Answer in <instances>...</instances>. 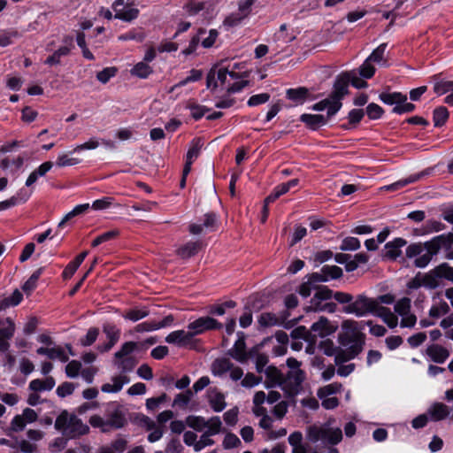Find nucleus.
<instances>
[{
	"instance_id": "nucleus-63",
	"label": "nucleus",
	"mask_w": 453,
	"mask_h": 453,
	"mask_svg": "<svg viewBox=\"0 0 453 453\" xmlns=\"http://www.w3.org/2000/svg\"><path fill=\"white\" fill-rule=\"evenodd\" d=\"M449 305L447 303L442 302L439 305H433L429 310V316L432 318H439L441 315L447 314L449 312Z\"/></svg>"
},
{
	"instance_id": "nucleus-5",
	"label": "nucleus",
	"mask_w": 453,
	"mask_h": 453,
	"mask_svg": "<svg viewBox=\"0 0 453 453\" xmlns=\"http://www.w3.org/2000/svg\"><path fill=\"white\" fill-rule=\"evenodd\" d=\"M377 309L378 305L374 298L360 294L356 298H353L349 305H345L342 308V311L347 314L355 315L357 318H363L368 315H374Z\"/></svg>"
},
{
	"instance_id": "nucleus-55",
	"label": "nucleus",
	"mask_w": 453,
	"mask_h": 453,
	"mask_svg": "<svg viewBox=\"0 0 453 453\" xmlns=\"http://www.w3.org/2000/svg\"><path fill=\"white\" fill-rule=\"evenodd\" d=\"M360 248V242L357 237H346L342 240L340 249L342 250H357Z\"/></svg>"
},
{
	"instance_id": "nucleus-28",
	"label": "nucleus",
	"mask_w": 453,
	"mask_h": 453,
	"mask_svg": "<svg viewBox=\"0 0 453 453\" xmlns=\"http://www.w3.org/2000/svg\"><path fill=\"white\" fill-rule=\"evenodd\" d=\"M55 387V380L47 377L44 380L35 379L30 381L29 389L34 392L50 391Z\"/></svg>"
},
{
	"instance_id": "nucleus-7",
	"label": "nucleus",
	"mask_w": 453,
	"mask_h": 453,
	"mask_svg": "<svg viewBox=\"0 0 453 453\" xmlns=\"http://www.w3.org/2000/svg\"><path fill=\"white\" fill-rule=\"evenodd\" d=\"M332 298L333 291L326 286H319L316 288V292L311 299L309 310L334 313L336 311V304L333 302H328Z\"/></svg>"
},
{
	"instance_id": "nucleus-56",
	"label": "nucleus",
	"mask_w": 453,
	"mask_h": 453,
	"mask_svg": "<svg viewBox=\"0 0 453 453\" xmlns=\"http://www.w3.org/2000/svg\"><path fill=\"white\" fill-rule=\"evenodd\" d=\"M372 61H368L366 58L363 65L360 66L357 74H359L362 78L370 79L373 76L375 73L374 66L371 64Z\"/></svg>"
},
{
	"instance_id": "nucleus-16",
	"label": "nucleus",
	"mask_w": 453,
	"mask_h": 453,
	"mask_svg": "<svg viewBox=\"0 0 453 453\" xmlns=\"http://www.w3.org/2000/svg\"><path fill=\"white\" fill-rule=\"evenodd\" d=\"M193 338L194 336L189 329H188V331L176 330L170 333L165 337V342L170 344H174L178 347H183L191 343Z\"/></svg>"
},
{
	"instance_id": "nucleus-47",
	"label": "nucleus",
	"mask_w": 453,
	"mask_h": 453,
	"mask_svg": "<svg viewBox=\"0 0 453 453\" xmlns=\"http://www.w3.org/2000/svg\"><path fill=\"white\" fill-rule=\"evenodd\" d=\"M394 310L398 316L406 315L411 311V300L407 297L398 300L394 305Z\"/></svg>"
},
{
	"instance_id": "nucleus-49",
	"label": "nucleus",
	"mask_w": 453,
	"mask_h": 453,
	"mask_svg": "<svg viewBox=\"0 0 453 453\" xmlns=\"http://www.w3.org/2000/svg\"><path fill=\"white\" fill-rule=\"evenodd\" d=\"M253 0H242L239 3V8H238V13L237 17L234 19L235 20H241L244 18H246L250 10L251 6L253 4Z\"/></svg>"
},
{
	"instance_id": "nucleus-23",
	"label": "nucleus",
	"mask_w": 453,
	"mask_h": 453,
	"mask_svg": "<svg viewBox=\"0 0 453 453\" xmlns=\"http://www.w3.org/2000/svg\"><path fill=\"white\" fill-rule=\"evenodd\" d=\"M424 173H414V174H411L406 178H403V179H401L392 184H389V185H386L382 188V189H385V190H388V191H396V190H399L401 188H403V187L409 185V184H411V183H414L416 181H418V180H420L423 176H424Z\"/></svg>"
},
{
	"instance_id": "nucleus-64",
	"label": "nucleus",
	"mask_w": 453,
	"mask_h": 453,
	"mask_svg": "<svg viewBox=\"0 0 453 453\" xmlns=\"http://www.w3.org/2000/svg\"><path fill=\"white\" fill-rule=\"evenodd\" d=\"M365 112L369 119H378L381 117L383 109L380 105L372 103L367 105Z\"/></svg>"
},
{
	"instance_id": "nucleus-13",
	"label": "nucleus",
	"mask_w": 453,
	"mask_h": 453,
	"mask_svg": "<svg viewBox=\"0 0 453 453\" xmlns=\"http://www.w3.org/2000/svg\"><path fill=\"white\" fill-rule=\"evenodd\" d=\"M38 418L35 411L30 408H26L22 414L16 415L11 422V429L14 432L22 431L27 424L35 422Z\"/></svg>"
},
{
	"instance_id": "nucleus-51",
	"label": "nucleus",
	"mask_w": 453,
	"mask_h": 453,
	"mask_svg": "<svg viewBox=\"0 0 453 453\" xmlns=\"http://www.w3.org/2000/svg\"><path fill=\"white\" fill-rule=\"evenodd\" d=\"M434 90L438 95H443L448 92H453V81H439L435 82Z\"/></svg>"
},
{
	"instance_id": "nucleus-59",
	"label": "nucleus",
	"mask_w": 453,
	"mask_h": 453,
	"mask_svg": "<svg viewBox=\"0 0 453 453\" xmlns=\"http://www.w3.org/2000/svg\"><path fill=\"white\" fill-rule=\"evenodd\" d=\"M231 94H226L219 97L215 101V107L219 109H228L235 104V99L230 96Z\"/></svg>"
},
{
	"instance_id": "nucleus-10",
	"label": "nucleus",
	"mask_w": 453,
	"mask_h": 453,
	"mask_svg": "<svg viewBox=\"0 0 453 453\" xmlns=\"http://www.w3.org/2000/svg\"><path fill=\"white\" fill-rule=\"evenodd\" d=\"M222 324L211 317H200L197 319L190 322L188 325L189 329L195 337L196 335L202 334L206 331L213 329H221Z\"/></svg>"
},
{
	"instance_id": "nucleus-1",
	"label": "nucleus",
	"mask_w": 453,
	"mask_h": 453,
	"mask_svg": "<svg viewBox=\"0 0 453 453\" xmlns=\"http://www.w3.org/2000/svg\"><path fill=\"white\" fill-rule=\"evenodd\" d=\"M361 331L362 327L357 321L346 319L342 323L338 339L342 349L334 357L338 366L336 372L341 377H347L355 370L354 364L345 363L354 359L363 350L365 334Z\"/></svg>"
},
{
	"instance_id": "nucleus-11",
	"label": "nucleus",
	"mask_w": 453,
	"mask_h": 453,
	"mask_svg": "<svg viewBox=\"0 0 453 453\" xmlns=\"http://www.w3.org/2000/svg\"><path fill=\"white\" fill-rule=\"evenodd\" d=\"M131 5H133V2L125 4L124 0H116L112 6L115 12V18L124 21H131L136 19L139 11L136 8L131 7Z\"/></svg>"
},
{
	"instance_id": "nucleus-2",
	"label": "nucleus",
	"mask_w": 453,
	"mask_h": 453,
	"mask_svg": "<svg viewBox=\"0 0 453 453\" xmlns=\"http://www.w3.org/2000/svg\"><path fill=\"white\" fill-rule=\"evenodd\" d=\"M441 249L445 250L449 259H453V234L435 236L423 244L411 243L406 248L405 254L408 258H415L416 267L425 268Z\"/></svg>"
},
{
	"instance_id": "nucleus-43",
	"label": "nucleus",
	"mask_w": 453,
	"mask_h": 453,
	"mask_svg": "<svg viewBox=\"0 0 453 453\" xmlns=\"http://www.w3.org/2000/svg\"><path fill=\"white\" fill-rule=\"evenodd\" d=\"M104 333L106 334L108 342L116 344L119 339L120 331L114 325L107 324L104 326Z\"/></svg>"
},
{
	"instance_id": "nucleus-54",
	"label": "nucleus",
	"mask_w": 453,
	"mask_h": 453,
	"mask_svg": "<svg viewBox=\"0 0 453 453\" xmlns=\"http://www.w3.org/2000/svg\"><path fill=\"white\" fill-rule=\"evenodd\" d=\"M118 70L116 67H106L97 73L96 78L103 84L107 83L111 78L114 77Z\"/></svg>"
},
{
	"instance_id": "nucleus-60",
	"label": "nucleus",
	"mask_w": 453,
	"mask_h": 453,
	"mask_svg": "<svg viewBox=\"0 0 453 453\" xmlns=\"http://www.w3.org/2000/svg\"><path fill=\"white\" fill-rule=\"evenodd\" d=\"M262 379L251 372H248L242 380L241 385L246 388H252L261 382Z\"/></svg>"
},
{
	"instance_id": "nucleus-30",
	"label": "nucleus",
	"mask_w": 453,
	"mask_h": 453,
	"mask_svg": "<svg viewBox=\"0 0 453 453\" xmlns=\"http://www.w3.org/2000/svg\"><path fill=\"white\" fill-rule=\"evenodd\" d=\"M201 242H188L180 248H179L177 252L181 258H188L196 255L201 249Z\"/></svg>"
},
{
	"instance_id": "nucleus-36",
	"label": "nucleus",
	"mask_w": 453,
	"mask_h": 453,
	"mask_svg": "<svg viewBox=\"0 0 453 453\" xmlns=\"http://www.w3.org/2000/svg\"><path fill=\"white\" fill-rule=\"evenodd\" d=\"M380 99L386 104L389 105H398L401 102H404L407 100V96L399 92L394 93H381L380 95Z\"/></svg>"
},
{
	"instance_id": "nucleus-15",
	"label": "nucleus",
	"mask_w": 453,
	"mask_h": 453,
	"mask_svg": "<svg viewBox=\"0 0 453 453\" xmlns=\"http://www.w3.org/2000/svg\"><path fill=\"white\" fill-rule=\"evenodd\" d=\"M237 336L238 338L233 348L229 349L228 354L236 361L245 363L248 359V356L245 351V335L242 332H238Z\"/></svg>"
},
{
	"instance_id": "nucleus-9",
	"label": "nucleus",
	"mask_w": 453,
	"mask_h": 453,
	"mask_svg": "<svg viewBox=\"0 0 453 453\" xmlns=\"http://www.w3.org/2000/svg\"><path fill=\"white\" fill-rule=\"evenodd\" d=\"M347 73L341 76L334 84V90L329 96L333 100V106L329 110V116H334L342 108V99L348 91Z\"/></svg>"
},
{
	"instance_id": "nucleus-45",
	"label": "nucleus",
	"mask_w": 453,
	"mask_h": 453,
	"mask_svg": "<svg viewBox=\"0 0 453 453\" xmlns=\"http://www.w3.org/2000/svg\"><path fill=\"white\" fill-rule=\"evenodd\" d=\"M449 118L447 108L441 106L434 111V122L435 127H441Z\"/></svg>"
},
{
	"instance_id": "nucleus-38",
	"label": "nucleus",
	"mask_w": 453,
	"mask_h": 453,
	"mask_svg": "<svg viewBox=\"0 0 453 453\" xmlns=\"http://www.w3.org/2000/svg\"><path fill=\"white\" fill-rule=\"evenodd\" d=\"M421 279L423 286L429 289H434L441 284V280L434 269L425 274Z\"/></svg>"
},
{
	"instance_id": "nucleus-37",
	"label": "nucleus",
	"mask_w": 453,
	"mask_h": 453,
	"mask_svg": "<svg viewBox=\"0 0 453 453\" xmlns=\"http://www.w3.org/2000/svg\"><path fill=\"white\" fill-rule=\"evenodd\" d=\"M203 146V142L201 138L193 139L187 152L186 160L194 162L198 157Z\"/></svg>"
},
{
	"instance_id": "nucleus-52",
	"label": "nucleus",
	"mask_w": 453,
	"mask_h": 453,
	"mask_svg": "<svg viewBox=\"0 0 453 453\" xmlns=\"http://www.w3.org/2000/svg\"><path fill=\"white\" fill-rule=\"evenodd\" d=\"M206 427H208V429L205 432H207L209 434L212 436L218 434L220 432L222 422L219 417H212L209 420H206Z\"/></svg>"
},
{
	"instance_id": "nucleus-44",
	"label": "nucleus",
	"mask_w": 453,
	"mask_h": 453,
	"mask_svg": "<svg viewBox=\"0 0 453 453\" xmlns=\"http://www.w3.org/2000/svg\"><path fill=\"white\" fill-rule=\"evenodd\" d=\"M80 162V159L72 157L67 153H61L57 158L56 165L58 167L73 166L78 165Z\"/></svg>"
},
{
	"instance_id": "nucleus-26",
	"label": "nucleus",
	"mask_w": 453,
	"mask_h": 453,
	"mask_svg": "<svg viewBox=\"0 0 453 453\" xmlns=\"http://www.w3.org/2000/svg\"><path fill=\"white\" fill-rule=\"evenodd\" d=\"M107 423L109 428L119 429L126 425L127 419L123 411L120 409L116 408L108 414Z\"/></svg>"
},
{
	"instance_id": "nucleus-58",
	"label": "nucleus",
	"mask_w": 453,
	"mask_h": 453,
	"mask_svg": "<svg viewBox=\"0 0 453 453\" xmlns=\"http://www.w3.org/2000/svg\"><path fill=\"white\" fill-rule=\"evenodd\" d=\"M191 396L192 393L190 390L178 394L173 400V405L180 408H185L189 403Z\"/></svg>"
},
{
	"instance_id": "nucleus-8",
	"label": "nucleus",
	"mask_w": 453,
	"mask_h": 453,
	"mask_svg": "<svg viewBox=\"0 0 453 453\" xmlns=\"http://www.w3.org/2000/svg\"><path fill=\"white\" fill-rule=\"evenodd\" d=\"M336 330V326L333 325L326 317H320L319 319L314 322L311 326L310 332H306L303 327H299L296 330L293 331V336L295 338L299 337L301 333L303 338L305 340H309V336L311 337H321L325 338L332 334H334Z\"/></svg>"
},
{
	"instance_id": "nucleus-42",
	"label": "nucleus",
	"mask_w": 453,
	"mask_h": 453,
	"mask_svg": "<svg viewBox=\"0 0 453 453\" xmlns=\"http://www.w3.org/2000/svg\"><path fill=\"white\" fill-rule=\"evenodd\" d=\"M342 388V384L340 383H332L328 384L325 387L320 388L318 390V396L319 397H325V396H334L335 394H337Z\"/></svg>"
},
{
	"instance_id": "nucleus-17",
	"label": "nucleus",
	"mask_w": 453,
	"mask_h": 453,
	"mask_svg": "<svg viewBox=\"0 0 453 453\" xmlns=\"http://www.w3.org/2000/svg\"><path fill=\"white\" fill-rule=\"evenodd\" d=\"M407 244L406 240L403 238H395L394 240L387 242L384 247L385 257L391 260H395L402 255V248Z\"/></svg>"
},
{
	"instance_id": "nucleus-22",
	"label": "nucleus",
	"mask_w": 453,
	"mask_h": 453,
	"mask_svg": "<svg viewBox=\"0 0 453 453\" xmlns=\"http://www.w3.org/2000/svg\"><path fill=\"white\" fill-rule=\"evenodd\" d=\"M233 363L226 358H218L211 365V372L214 376L223 378L231 370Z\"/></svg>"
},
{
	"instance_id": "nucleus-35",
	"label": "nucleus",
	"mask_w": 453,
	"mask_h": 453,
	"mask_svg": "<svg viewBox=\"0 0 453 453\" xmlns=\"http://www.w3.org/2000/svg\"><path fill=\"white\" fill-rule=\"evenodd\" d=\"M308 95V89L303 87L297 88H289L287 90V97L296 104H303Z\"/></svg>"
},
{
	"instance_id": "nucleus-18",
	"label": "nucleus",
	"mask_w": 453,
	"mask_h": 453,
	"mask_svg": "<svg viewBox=\"0 0 453 453\" xmlns=\"http://www.w3.org/2000/svg\"><path fill=\"white\" fill-rule=\"evenodd\" d=\"M288 442L292 446V453H318L311 446L303 442L301 432H294L288 436Z\"/></svg>"
},
{
	"instance_id": "nucleus-4",
	"label": "nucleus",
	"mask_w": 453,
	"mask_h": 453,
	"mask_svg": "<svg viewBox=\"0 0 453 453\" xmlns=\"http://www.w3.org/2000/svg\"><path fill=\"white\" fill-rule=\"evenodd\" d=\"M308 440L312 443H320L327 448V453H339L334 446L342 440V431L340 427H332L328 424L310 426L307 433Z\"/></svg>"
},
{
	"instance_id": "nucleus-6",
	"label": "nucleus",
	"mask_w": 453,
	"mask_h": 453,
	"mask_svg": "<svg viewBox=\"0 0 453 453\" xmlns=\"http://www.w3.org/2000/svg\"><path fill=\"white\" fill-rule=\"evenodd\" d=\"M55 426L61 430L63 434L72 438L86 434L89 431L88 426L75 415H60L56 419Z\"/></svg>"
},
{
	"instance_id": "nucleus-62",
	"label": "nucleus",
	"mask_w": 453,
	"mask_h": 453,
	"mask_svg": "<svg viewBox=\"0 0 453 453\" xmlns=\"http://www.w3.org/2000/svg\"><path fill=\"white\" fill-rule=\"evenodd\" d=\"M81 362H79L77 360H72L65 366L66 376L69 378H76L81 372Z\"/></svg>"
},
{
	"instance_id": "nucleus-41",
	"label": "nucleus",
	"mask_w": 453,
	"mask_h": 453,
	"mask_svg": "<svg viewBox=\"0 0 453 453\" xmlns=\"http://www.w3.org/2000/svg\"><path fill=\"white\" fill-rule=\"evenodd\" d=\"M204 8V3L196 2L194 0L188 1L184 6L183 9L186 14L189 17H193L197 15Z\"/></svg>"
},
{
	"instance_id": "nucleus-48",
	"label": "nucleus",
	"mask_w": 453,
	"mask_h": 453,
	"mask_svg": "<svg viewBox=\"0 0 453 453\" xmlns=\"http://www.w3.org/2000/svg\"><path fill=\"white\" fill-rule=\"evenodd\" d=\"M435 273H437L440 280L445 279L448 280H453V268L449 266L447 264H442L434 268Z\"/></svg>"
},
{
	"instance_id": "nucleus-29",
	"label": "nucleus",
	"mask_w": 453,
	"mask_h": 453,
	"mask_svg": "<svg viewBox=\"0 0 453 453\" xmlns=\"http://www.w3.org/2000/svg\"><path fill=\"white\" fill-rule=\"evenodd\" d=\"M209 403L216 412L222 411L226 406L225 395L218 391H211L209 394Z\"/></svg>"
},
{
	"instance_id": "nucleus-40",
	"label": "nucleus",
	"mask_w": 453,
	"mask_h": 453,
	"mask_svg": "<svg viewBox=\"0 0 453 453\" xmlns=\"http://www.w3.org/2000/svg\"><path fill=\"white\" fill-rule=\"evenodd\" d=\"M186 424L188 427L196 431H202L207 426V422L204 418L199 416H188L186 418Z\"/></svg>"
},
{
	"instance_id": "nucleus-34",
	"label": "nucleus",
	"mask_w": 453,
	"mask_h": 453,
	"mask_svg": "<svg viewBox=\"0 0 453 453\" xmlns=\"http://www.w3.org/2000/svg\"><path fill=\"white\" fill-rule=\"evenodd\" d=\"M199 32H203L201 35V44L203 48H211L216 42L218 38L219 33L216 29L206 30L204 28H200Z\"/></svg>"
},
{
	"instance_id": "nucleus-19",
	"label": "nucleus",
	"mask_w": 453,
	"mask_h": 453,
	"mask_svg": "<svg viewBox=\"0 0 453 453\" xmlns=\"http://www.w3.org/2000/svg\"><path fill=\"white\" fill-rule=\"evenodd\" d=\"M426 413L432 421H441L450 415V410L442 403H434L427 409Z\"/></svg>"
},
{
	"instance_id": "nucleus-31",
	"label": "nucleus",
	"mask_w": 453,
	"mask_h": 453,
	"mask_svg": "<svg viewBox=\"0 0 453 453\" xmlns=\"http://www.w3.org/2000/svg\"><path fill=\"white\" fill-rule=\"evenodd\" d=\"M88 255V251L81 252L80 255H78L74 260L71 261L66 267L65 268L63 272V277L65 279L71 278L74 273L77 271L79 266L81 265V263L84 261Z\"/></svg>"
},
{
	"instance_id": "nucleus-14",
	"label": "nucleus",
	"mask_w": 453,
	"mask_h": 453,
	"mask_svg": "<svg viewBox=\"0 0 453 453\" xmlns=\"http://www.w3.org/2000/svg\"><path fill=\"white\" fill-rule=\"evenodd\" d=\"M425 355L431 362L443 364L450 356V352L445 347L437 343H433L426 347Z\"/></svg>"
},
{
	"instance_id": "nucleus-27",
	"label": "nucleus",
	"mask_w": 453,
	"mask_h": 453,
	"mask_svg": "<svg viewBox=\"0 0 453 453\" xmlns=\"http://www.w3.org/2000/svg\"><path fill=\"white\" fill-rule=\"evenodd\" d=\"M53 166V163L50 161H46L42 163L38 168L34 170L26 180V186L31 187L34 183L36 182L39 177L44 176Z\"/></svg>"
},
{
	"instance_id": "nucleus-61",
	"label": "nucleus",
	"mask_w": 453,
	"mask_h": 453,
	"mask_svg": "<svg viewBox=\"0 0 453 453\" xmlns=\"http://www.w3.org/2000/svg\"><path fill=\"white\" fill-rule=\"evenodd\" d=\"M387 49V43L380 44L367 58L368 61L380 63L383 60L384 53Z\"/></svg>"
},
{
	"instance_id": "nucleus-57",
	"label": "nucleus",
	"mask_w": 453,
	"mask_h": 453,
	"mask_svg": "<svg viewBox=\"0 0 453 453\" xmlns=\"http://www.w3.org/2000/svg\"><path fill=\"white\" fill-rule=\"evenodd\" d=\"M347 81H349L350 84L357 88H363L367 87V82L358 77L357 72L356 70L347 73Z\"/></svg>"
},
{
	"instance_id": "nucleus-39",
	"label": "nucleus",
	"mask_w": 453,
	"mask_h": 453,
	"mask_svg": "<svg viewBox=\"0 0 453 453\" xmlns=\"http://www.w3.org/2000/svg\"><path fill=\"white\" fill-rule=\"evenodd\" d=\"M48 357L52 360L58 359L62 363H65L69 360V355L61 346H53L50 348Z\"/></svg>"
},
{
	"instance_id": "nucleus-21",
	"label": "nucleus",
	"mask_w": 453,
	"mask_h": 453,
	"mask_svg": "<svg viewBox=\"0 0 453 453\" xmlns=\"http://www.w3.org/2000/svg\"><path fill=\"white\" fill-rule=\"evenodd\" d=\"M69 41L70 45H64L58 48L57 50H55L50 56H49L44 63L49 65H56L60 63V59L62 57L67 56L72 48V38H67L65 40V42H67Z\"/></svg>"
},
{
	"instance_id": "nucleus-12",
	"label": "nucleus",
	"mask_w": 453,
	"mask_h": 453,
	"mask_svg": "<svg viewBox=\"0 0 453 453\" xmlns=\"http://www.w3.org/2000/svg\"><path fill=\"white\" fill-rule=\"evenodd\" d=\"M228 78L231 80H239L240 75L234 71H229L227 67H220L217 72V81L215 80L214 74L211 73H209L207 77V88H216L218 86V81H219L222 86L228 85Z\"/></svg>"
},
{
	"instance_id": "nucleus-3",
	"label": "nucleus",
	"mask_w": 453,
	"mask_h": 453,
	"mask_svg": "<svg viewBox=\"0 0 453 453\" xmlns=\"http://www.w3.org/2000/svg\"><path fill=\"white\" fill-rule=\"evenodd\" d=\"M301 363L294 357L287 359L288 371L283 374L274 370V384L278 385L288 396L297 395L304 380V372L300 368Z\"/></svg>"
},
{
	"instance_id": "nucleus-20",
	"label": "nucleus",
	"mask_w": 453,
	"mask_h": 453,
	"mask_svg": "<svg viewBox=\"0 0 453 453\" xmlns=\"http://www.w3.org/2000/svg\"><path fill=\"white\" fill-rule=\"evenodd\" d=\"M129 379L126 375H117L111 378V383H104L101 390L104 393H118L125 384L129 383Z\"/></svg>"
},
{
	"instance_id": "nucleus-24",
	"label": "nucleus",
	"mask_w": 453,
	"mask_h": 453,
	"mask_svg": "<svg viewBox=\"0 0 453 453\" xmlns=\"http://www.w3.org/2000/svg\"><path fill=\"white\" fill-rule=\"evenodd\" d=\"M300 120L313 130L326 124V118L321 114L304 113L300 116Z\"/></svg>"
},
{
	"instance_id": "nucleus-25",
	"label": "nucleus",
	"mask_w": 453,
	"mask_h": 453,
	"mask_svg": "<svg viewBox=\"0 0 453 453\" xmlns=\"http://www.w3.org/2000/svg\"><path fill=\"white\" fill-rule=\"evenodd\" d=\"M374 316L380 318L389 328H395L398 325V317L388 308L378 306Z\"/></svg>"
},
{
	"instance_id": "nucleus-33",
	"label": "nucleus",
	"mask_w": 453,
	"mask_h": 453,
	"mask_svg": "<svg viewBox=\"0 0 453 453\" xmlns=\"http://www.w3.org/2000/svg\"><path fill=\"white\" fill-rule=\"evenodd\" d=\"M152 67L149 64L142 61L135 64L130 70V73L133 76H136L141 79L148 78L152 73Z\"/></svg>"
},
{
	"instance_id": "nucleus-50",
	"label": "nucleus",
	"mask_w": 453,
	"mask_h": 453,
	"mask_svg": "<svg viewBox=\"0 0 453 453\" xmlns=\"http://www.w3.org/2000/svg\"><path fill=\"white\" fill-rule=\"evenodd\" d=\"M188 109L189 110L193 119H195L196 120H198L201 118H203L205 115V113L210 111V109L206 106L196 104H188Z\"/></svg>"
},
{
	"instance_id": "nucleus-53",
	"label": "nucleus",
	"mask_w": 453,
	"mask_h": 453,
	"mask_svg": "<svg viewBox=\"0 0 453 453\" xmlns=\"http://www.w3.org/2000/svg\"><path fill=\"white\" fill-rule=\"evenodd\" d=\"M241 444V440L234 434L232 433H227L223 440V447L226 449L237 448Z\"/></svg>"
},
{
	"instance_id": "nucleus-32",
	"label": "nucleus",
	"mask_w": 453,
	"mask_h": 453,
	"mask_svg": "<svg viewBox=\"0 0 453 453\" xmlns=\"http://www.w3.org/2000/svg\"><path fill=\"white\" fill-rule=\"evenodd\" d=\"M150 314V311L146 307L142 308H133L127 310L124 314L123 318L125 319L130 320L132 322H137L144 318H146Z\"/></svg>"
},
{
	"instance_id": "nucleus-46",
	"label": "nucleus",
	"mask_w": 453,
	"mask_h": 453,
	"mask_svg": "<svg viewBox=\"0 0 453 453\" xmlns=\"http://www.w3.org/2000/svg\"><path fill=\"white\" fill-rule=\"evenodd\" d=\"M322 272L326 277V281L338 279L342 275V268L337 265H324Z\"/></svg>"
}]
</instances>
